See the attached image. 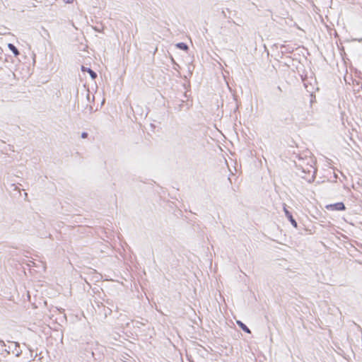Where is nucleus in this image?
I'll use <instances>...</instances> for the list:
<instances>
[{"mask_svg":"<svg viewBox=\"0 0 362 362\" xmlns=\"http://www.w3.org/2000/svg\"><path fill=\"white\" fill-rule=\"evenodd\" d=\"M79 356L83 358L86 362H90L91 358L95 360L93 344L88 343L82 344L79 349Z\"/></svg>","mask_w":362,"mask_h":362,"instance_id":"nucleus-1","label":"nucleus"},{"mask_svg":"<svg viewBox=\"0 0 362 362\" xmlns=\"http://www.w3.org/2000/svg\"><path fill=\"white\" fill-rule=\"evenodd\" d=\"M311 153L310 151H306L303 153H293V156L295 158L298 159L300 161H302L303 163L304 161L308 160V158H309V160L306 163V165H310V167H313V163H315V161L313 159L310 157Z\"/></svg>","mask_w":362,"mask_h":362,"instance_id":"nucleus-2","label":"nucleus"},{"mask_svg":"<svg viewBox=\"0 0 362 362\" xmlns=\"http://www.w3.org/2000/svg\"><path fill=\"white\" fill-rule=\"evenodd\" d=\"M325 209L328 211H344L346 209V207L344 202H339L334 204H327L325 206Z\"/></svg>","mask_w":362,"mask_h":362,"instance_id":"nucleus-3","label":"nucleus"},{"mask_svg":"<svg viewBox=\"0 0 362 362\" xmlns=\"http://www.w3.org/2000/svg\"><path fill=\"white\" fill-rule=\"evenodd\" d=\"M283 209H284V214H285V216L286 217V218L288 219V221L291 223V224L296 228H298V223L297 221H296V219L294 218L291 211H290L288 209H287V205L286 204H283Z\"/></svg>","mask_w":362,"mask_h":362,"instance_id":"nucleus-4","label":"nucleus"},{"mask_svg":"<svg viewBox=\"0 0 362 362\" xmlns=\"http://www.w3.org/2000/svg\"><path fill=\"white\" fill-rule=\"evenodd\" d=\"M14 343V347L11 348L10 346L8 347V349H5L4 350V352H6L7 354H10L11 352L14 354L16 357H19L23 351L20 349V344L18 342H13Z\"/></svg>","mask_w":362,"mask_h":362,"instance_id":"nucleus-5","label":"nucleus"},{"mask_svg":"<svg viewBox=\"0 0 362 362\" xmlns=\"http://www.w3.org/2000/svg\"><path fill=\"white\" fill-rule=\"evenodd\" d=\"M81 71L83 72H87L92 80H95V78L98 77L97 73L93 71L90 67H86L84 66H81Z\"/></svg>","mask_w":362,"mask_h":362,"instance_id":"nucleus-6","label":"nucleus"},{"mask_svg":"<svg viewBox=\"0 0 362 362\" xmlns=\"http://www.w3.org/2000/svg\"><path fill=\"white\" fill-rule=\"evenodd\" d=\"M280 47L282 54H291L294 51V47L290 45H281Z\"/></svg>","mask_w":362,"mask_h":362,"instance_id":"nucleus-7","label":"nucleus"},{"mask_svg":"<svg viewBox=\"0 0 362 362\" xmlns=\"http://www.w3.org/2000/svg\"><path fill=\"white\" fill-rule=\"evenodd\" d=\"M175 47L178 49H180V50H183L185 52H188V50L189 49V47L188 46V45L186 43V42H177L175 45Z\"/></svg>","mask_w":362,"mask_h":362,"instance_id":"nucleus-8","label":"nucleus"},{"mask_svg":"<svg viewBox=\"0 0 362 362\" xmlns=\"http://www.w3.org/2000/svg\"><path fill=\"white\" fill-rule=\"evenodd\" d=\"M236 324L245 333H247V334L251 333V330L250 329V328L241 320H236Z\"/></svg>","mask_w":362,"mask_h":362,"instance_id":"nucleus-9","label":"nucleus"},{"mask_svg":"<svg viewBox=\"0 0 362 362\" xmlns=\"http://www.w3.org/2000/svg\"><path fill=\"white\" fill-rule=\"evenodd\" d=\"M8 48L11 51L15 57H18L20 54L18 49L13 43H8Z\"/></svg>","mask_w":362,"mask_h":362,"instance_id":"nucleus-10","label":"nucleus"},{"mask_svg":"<svg viewBox=\"0 0 362 362\" xmlns=\"http://www.w3.org/2000/svg\"><path fill=\"white\" fill-rule=\"evenodd\" d=\"M316 176H317V170H315L313 171V175L310 177L308 178L306 176H302V178L305 180L308 183H313L315 181Z\"/></svg>","mask_w":362,"mask_h":362,"instance_id":"nucleus-11","label":"nucleus"},{"mask_svg":"<svg viewBox=\"0 0 362 362\" xmlns=\"http://www.w3.org/2000/svg\"><path fill=\"white\" fill-rule=\"evenodd\" d=\"M293 163H294V166H295L297 169L300 170L302 171V173H305V174H306V173H310V171L309 170H306L303 168V164H298V163H297L296 161H293Z\"/></svg>","mask_w":362,"mask_h":362,"instance_id":"nucleus-12","label":"nucleus"},{"mask_svg":"<svg viewBox=\"0 0 362 362\" xmlns=\"http://www.w3.org/2000/svg\"><path fill=\"white\" fill-rule=\"evenodd\" d=\"M191 105H192V104L189 105L188 103H186L185 104L184 100H181V104L179 105V106H180L179 110H182L184 106H186V108L189 109Z\"/></svg>","mask_w":362,"mask_h":362,"instance_id":"nucleus-13","label":"nucleus"},{"mask_svg":"<svg viewBox=\"0 0 362 362\" xmlns=\"http://www.w3.org/2000/svg\"><path fill=\"white\" fill-rule=\"evenodd\" d=\"M170 60H171L172 64H173V66H174V67H173V68H174L175 70L180 67V65H179V64L175 62V60L174 59V58H173V57L172 55H170Z\"/></svg>","mask_w":362,"mask_h":362,"instance_id":"nucleus-14","label":"nucleus"},{"mask_svg":"<svg viewBox=\"0 0 362 362\" xmlns=\"http://www.w3.org/2000/svg\"><path fill=\"white\" fill-rule=\"evenodd\" d=\"M104 310H105V316L111 315V313L112 312V308H110L109 307H107V308H105Z\"/></svg>","mask_w":362,"mask_h":362,"instance_id":"nucleus-15","label":"nucleus"},{"mask_svg":"<svg viewBox=\"0 0 362 362\" xmlns=\"http://www.w3.org/2000/svg\"><path fill=\"white\" fill-rule=\"evenodd\" d=\"M82 139H86L88 136V133L86 132H83L81 135Z\"/></svg>","mask_w":362,"mask_h":362,"instance_id":"nucleus-16","label":"nucleus"},{"mask_svg":"<svg viewBox=\"0 0 362 362\" xmlns=\"http://www.w3.org/2000/svg\"><path fill=\"white\" fill-rule=\"evenodd\" d=\"M106 303L112 308L114 307L113 301L112 300L107 299L106 300Z\"/></svg>","mask_w":362,"mask_h":362,"instance_id":"nucleus-17","label":"nucleus"},{"mask_svg":"<svg viewBox=\"0 0 362 362\" xmlns=\"http://www.w3.org/2000/svg\"><path fill=\"white\" fill-rule=\"evenodd\" d=\"M0 344L2 346H6V344H5L4 341L3 339H1V338H0Z\"/></svg>","mask_w":362,"mask_h":362,"instance_id":"nucleus-18","label":"nucleus"},{"mask_svg":"<svg viewBox=\"0 0 362 362\" xmlns=\"http://www.w3.org/2000/svg\"><path fill=\"white\" fill-rule=\"evenodd\" d=\"M66 4H72L74 0H63Z\"/></svg>","mask_w":362,"mask_h":362,"instance_id":"nucleus-19","label":"nucleus"},{"mask_svg":"<svg viewBox=\"0 0 362 362\" xmlns=\"http://www.w3.org/2000/svg\"><path fill=\"white\" fill-rule=\"evenodd\" d=\"M187 360L189 361V362H194L193 360H192V356H189L188 355H187Z\"/></svg>","mask_w":362,"mask_h":362,"instance_id":"nucleus-20","label":"nucleus"},{"mask_svg":"<svg viewBox=\"0 0 362 362\" xmlns=\"http://www.w3.org/2000/svg\"><path fill=\"white\" fill-rule=\"evenodd\" d=\"M30 357H33V351H30Z\"/></svg>","mask_w":362,"mask_h":362,"instance_id":"nucleus-21","label":"nucleus"},{"mask_svg":"<svg viewBox=\"0 0 362 362\" xmlns=\"http://www.w3.org/2000/svg\"><path fill=\"white\" fill-rule=\"evenodd\" d=\"M28 357H27L26 360H25V361H23V362H28Z\"/></svg>","mask_w":362,"mask_h":362,"instance_id":"nucleus-22","label":"nucleus"},{"mask_svg":"<svg viewBox=\"0 0 362 362\" xmlns=\"http://www.w3.org/2000/svg\"><path fill=\"white\" fill-rule=\"evenodd\" d=\"M95 30L97 31V32H99V29H98L96 28H95Z\"/></svg>","mask_w":362,"mask_h":362,"instance_id":"nucleus-23","label":"nucleus"},{"mask_svg":"<svg viewBox=\"0 0 362 362\" xmlns=\"http://www.w3.org/2000/svg\"><path fill=\"white\" fill-rule=\"evenodd\" d=\"M358 42H362V38L358 40Z\"/></svg>","mask_w":362,"mask_h":362,"instance_id":"nucleus-24","label":"nucleus"},{"mask_svg":"<svg viewBox=\"0 0 362 362\" xmlns=\"http://www.w3.org/2000/svg\"><path fill=\"white\" fill-rule=\"evenodd\" d=\"M89 97H90V95H89V93H88V94H87V98L88 99V98H89Z\"/></svg>","mask_w":362,"mask_h":362,"instance_id":"nucleus-25","label":"nucleus"},{"mask_svg":"<svg viewBox=\"0 0 362 362\" xmlns=\"http://www.w3.org/2000/svg\"><path fill=\"white\" fill-rule=\"evenodd\" d=\"M184 96H185V98H187V94H186V93L184 94Z\"/></svg>","mask_w":362,"mask_h":362,"instance_id":"nucleus-26","label":"nucleus"},{"mask_svg":"<svg viewBox=\"0 0 362 362\" xmlns=\"http://www.w3.org/2000/svg\"><path fill=\"white\" fill-rule=\"evenodd\" d=\"M334 177L335 178H337V175L335 174V175H334Z\"/></svg>","mask_w":362,"mask_h":362,"instance_id":"nucleus-27","label":"nucleus"}]
</instances>
